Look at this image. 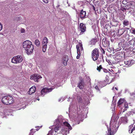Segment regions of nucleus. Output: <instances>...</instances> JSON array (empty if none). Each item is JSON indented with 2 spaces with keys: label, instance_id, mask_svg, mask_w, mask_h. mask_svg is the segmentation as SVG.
<instances>
[{
  "label": "nucleus",
  "instance_id": "c9c22d12",
  "mask_svg": "<svg viewBox=\"0 0 135 135\" xmlns=\"http://www.w3.org/2000/svg\"><path fill=\"white\" fill-rule=\"evenodd\" d=\"M102 69L103 72L105 73H109V71L105 68H103Z\"/></svg>",
  "mask_w": 135,
  "mask_h": 135
},
{
  "label": "nucleus",
  "instance_id": "7ed1b4c3",
  "mask_svg": "<svg viewBox=\"0 0 135 135\" xmlns=\"http://www.w3.org/2000/svg\"><path fill=\"white\" fill-rule=\"evenodd\" d=\"M99 56V51L98 49L95 48L91 52V56L94 61L97 60Z\"/></svg>",
  "mask_w": 135,
  "mask_h": 135
},
{
  "label": "nucleus",
  "instance_id": "6e6d98bb",
  "mask_svg": "<svg viewBox=\"0 0 135 135\" xmlns=\"http://www.w3.org/2000/svg\"><path fill=\"white\" fill-rule=\"evenodd\" d=\"M37 100H39V99H37Z\"/></svg>",
  "mask_w": 135,
  "mask_h": 135
},
{
  "label": "nucleus",
  "instance_id": "20e7f679",
  "mask_svg": "<svg viewBox=\"0 0 135 135\" xmlns=\"http://www.w3.org/2000/svg\"><path fill=\"white\" fill-rule=\"evenodd\" d=\"M23 60V58L21 55H17L14 56L12 60V62L17 64L21 62Z\"/></svg>",
  "mask_w": 135,
  "mask_h": 135
},
{
  "label": "nucleus",
  "instance_id": "a19ab883",
  "mask_svg": "<svg viewBox=\"0 0 135 135\" xmlns=\"http://www.w3.org/2000/svg\"><path fill=\"white\" fill-rule=\"evenodd\" d=\"M132 33L135 35V29L133 28L132 30Z\"/></svg>",
  "mask_w": 135,
  "mask_h": 135
},
{
  "label": "nucleus",
  "instance_id": "5701e85b",
  "mask_svg": "<svg viewBox=\"0 0 135 135\" xmlns=\"http://www.w3.org/2000/svg\"><path fill=\"white\" fill-rule=\"evenodd\" d=\"M123 107L125 108L123 109V112L126 110L128 108V104L126 103H125L124 104Z\"/></svg>",
  "mask_w": 135,
  "mask_h": 135
},
{
  "label": "nucleus",
  "instance_id": "9b49d317",
  "mask_svg": "<svg viewBox=\"0 0 135 135\" xmlns=\"http://www.w3.org/2000/svg\"><path fill=\"white\" fill-rule=\"evenodd\" d=\"M80 81L79 82L78 85V87L81 89H83L84 87L83 80L82 78H80Z\"/></svg>",
  "mask_w": 135,
  "mask_h": 135
},
{
  "label": "nucleus",
  "instance_id": "c85d7f7f",
  "mask_svg": "<svg viewBox=\"0 0 135 135\" xmlns=\"http://www.w3.org/2000/svg\"><path fill=\"white\" fill-rule=\"evenodd\" d=\"M128 5L129 6H134L135 5V2H133V1H132L129 3Z\"/></svg>",
  "mask_w": 135,
  "mask_h": 135
},
{
  "label": "nucleus",
  "instance_id": "4c0bfd02",
  "mask_svg": "<svg viewBox=\"0 0 135 135\" xmlns=\"http://www.w3.org/2000/svg\"><path fill=\"white\" fill-rule=\"evenodd\" d=\"M122 3L123 4H126L127 3V0H123L122 2Z\"/></svg>",
  "mask_w": 135,
  "mask_h": 135
},
{
  "label": "nucleus",
  "instance_id": "f03ea898",
  "mask_svg": "<svg viewBox=\"0 0 135 135\" xmlns=\"http://www.w3.org/2000/svg\"><path fill=\"white\" fill-rule=\"evenodd\" d=\"M2 103L5 105H10L14 102V99L13 97L9 95L3 97L2 99Z\"/></svg>",
  "mask_w": 135,
  "mask_h": 135
},
{
  "label": "nucleus",
  "instance_id": "2eb2a0df",
  "mask_svg": "<svg viewBox=\"0 0 135 135\" xmlns=\"http://www.w3.org/2000/svg\"><path fill=\"white\" fill-rule=\"evenodd\" d=\"M36 90V88L35 86H33L31 88L29 89V91L28 92V94L30 95H31L35 92Z\"/></svg>",
  "mask_w": 135,
  "mask_h": 135
},
{
  "label": "nucleus",
  "instance_id": "37998d69",
  "mask_svg": "<svg viewBox=\"0 0 135 135\" xmlns=\"http://www.w3.org/2000/svg\"><path fill=\"white\" fill-rule=\"evenodd\" d=\"M43 2L46 3H48L49 1L48 0H42Z\"/></svg>",
  "mask_w": 135,
  "mask_h": 135
},
{
  "label": "nucleus",
  "instance_id": "c03bdc74",
  "mask_svg": "<svg viewBox=\"0 0 135 135\" xmlns=\"http://www.w3.org/2000/svg\"><path fill=\"white\" fill-rule=\"evenodd\" d=\"M2 25L0 23V31L2 30Z\"/></svg>",
  "mask_w": 135,
  "mask_h": 135
},
{
  "label": "nucleus",
  "instance_id": "cd10ccee",
  "mask_svg": "<svg viewBox=\"0 0 135 135\" xmlns=\"http://www.w3.org/2000/svg\"><path fill=\"white\" fill-rule=\"evenodd\" d=\"M35 45L37 47L39 46L40 45V42L38 39L36 40L35 41Z\"/></svg>",
  "mask_w": 135,
  "mask_h": 135
},
{
  "label": "nucleus",
  "instance_id": "79ce46f5",
  "mask_svg": "<svg viewBox=\"0 0 135 135\" xmlns=\"http://www.w3.org/2000/svg\"><path fill=\"white\" fill-rule=\"evenodd\" d=\"M95 88L98 90H100L99 89V88H98V85H96L95 86Z\"/></svg>",
  "mask_w": 135,
  "mask_h": 135
},
{
  "label": "nucleus",
  "instance_id": "58836bf2",
  "mask_svg": "<svg viewBox=\"0 0 135 135\" xmlns=\"http://www.w3.org/2000/svg\"><path fill=\"white\" fill-rule=\"evenodd\" d=\"M25 30L23 28H21V32L22 33H25Z\"/></svg>",
  "mask_w": 135,
  "mask_h": 135
},
{
  "label": "nucleus",
  "instance_id": "dca6fc26",
  "mask_svg": "<svg viewBox=\"0 0 135 135\" xmlns=\"http://www.w3.org/2000/svg\"><path fill=\"white\" fill-rule=\"evenodd\" d=\"M108 130V133L107 135H114L115 133V131L113 130V129L108 128V127H107Z\"/></svg>",
  "mask_w": 135,
  "mask_h": 135
},
{
  "label": "nucleus",
  "instance_id": "e433bc0d",
  "mask_svg": "<svg viewBox=\"0 0 135 135\" xmlns=\"http://www.w3.org/2000/svg\"><path fill=\"white\" fill-rule=\"evenodd\" d=\"M97 40L95 39H94L91 40V43L93 44H94L97 42Z\"/></svg>",
  "mask_w": 135,
  "mask_h": 135
},
{
  "label": "nucleus",
  "instance_id": "3c124183",
  "mask_svg": "<svg viewBox=\"0 0 135 135\" xmlns=\"http://www.w3.org/2000/svg\"><path fill=\"white\" fill-rule=\"evenodd\" d=\"M103 60V59H100V62H101V61H102L103 60Z\"/></svg>",
  "mask_w": 135,
  "mask_h": 135
},
{
  "label": "nucleus",
  "instance_id": "de8ad7c7",
  "mask_svg": "<svg viewBox=\"0 0 135 135\" xmlns=\"http://www.w3.org/2000/svg\"><path fill=\"white\" fill-rule=\"evenodd\" d=\"M133 39L134 43V45H135V37Z\"/></svg>",
  "mask_w": 135,
  "mask_h": 135
},
{
  "label": "nucleus",
  "instance_id": "864d4df0",
  "mask_svg": "<svg viewBox=\"0 0 135 135\" xmlns=\"http://www.w3.org/2000/svg\"><path fill=\"white\" fill-rule=\"evenodd\" d=\"M115 88L116 90H117L118 89L116 88Z\"/></svg>",
  "mask_w": 135,
  "mask_h": 135
},
{
  "label": "nucleus",
  "instance_id": "473e14b6",
  "mask_svg": "<svg viewBox=\"0 0 135 135\" xmlns=\"http://www.w3.org/2000/svg\"><path fill=\"white\" fill-rule=\"evenodd\" d=\"M129 44H130L131 45H133V46H134V42L133 39H132L129 41Z\"/></svg>",
  "mask_w": 135,
  "mask_h": 135
},
{
  "label": "nucleus",
  "instance_id": "603ef678",
  "mask_svg": "<svg viewBox=\"0 0 135 135\" xmlns=\"http://www.w3.org/2000/svg\"><path fill=\"white\" fill-rule=\"evenodd\" d=\"M129 113H132V111H129Z\"/></svg>",
  "mask_w": 135,
  "mask_h": 135
},
{
  "label": "nucleus",
  "instance_id": "1a4fd4ad",
  "mask_svg": "<svg viewBox=\"0 0 135 135\" xmlns=\"http://www.w3.org/2000/svg\"><path fill=\"white\" fill-rule=\"evenodd\" d=\"M86 11H84L83 9H81L79 14V17L82 20L87 17V16L86 15Z\"/></svg>",
  "mask_w": 135,
  "mask_h": 135
},
{
  "label": "nucleus",
  "instance_id": "13d9d810",
  "mask_svg": "<svg viewBox=\"0 0 135 135\" xmlns=\"http://www.w3.org/2000/svg\"><path fill=\"white\" fill-rule=\"evenodd\" d=\"M97 64H99V62H97Z\"/></svg>",
  "mask_w": 135,
  "mask_h": 135
},
{
  "label": "nucleus",
  "instance_id": "49530a36",
  "mask_svg": "<svg viewBox=\"0 0 135 135\" xmlns=\"http://www.w3.org/2000/svg\"><path fill=\"white\" fill-rule=\"evenodd\" d=\"M93 9L94 11H95V7L93 6Z\"/></svg>",
  "mask_w": 135,
  "mask_h": 135
},
{
  "label": "nucleus",
  "instance_id": "ea45409f",
  "mask_svg": "<svg viewBox=\"0 0 135 135\" xmlns=\"http://www.w3.org/2000/svg\"><path fill=\"white\" fill-rule=\"evenodd\" d=\"M63 64L65 66H66L67 65V62L65 61H63L62 62Z\"/></svg>",
  "mask_w": 135,
  "mask_h": 135
},
{
  "label": "nucleus",
  "instance_id": "0eeeda50",
  "mask_svg": "<svg viewBox=\"0 0 135 135\" xmlns=\"http://www.w3.org/2000/svg\"><path fill=\"white\" fill-rule=\"evenodd\" d=\"M41 78L42 77L40 75L34 74L31 76L30 79L33 80L35 81L38 82L40 80Z\"/></svg>",
  "mask_w": 135,
  "mask_h": 135
},
{
  "label": "nucleus",
  "instance_id": "f3484780",
  "mask_svg": "<svg viewBox=\"0 0 135 135\" xmlns=\"http://www.w3.org/2000/svg\"><path fill=\"white\" fill-rule=\"evenodd\" d=\"M119 23L118 22L114 20L113 21L110 22V24L112 27H116L118 25Z\"/></svg>",
  "mask_w": 135,
  "mask_h": 135
},
{
  "label": "nucleus",
  "instance_id": "ddd939ff",
  "mask_svg": "<svg viewBox=\"0 0 135 135\" xmlns=\"http://www.w3.org/2000/svg\"><path fill=\"white\" fill-rule=\"evenodd\" d=\"M102 42L103 46L105 47L109 45V42L107 40L106 38H104L102 40Z\"/></svg>",
  "mask_w": 135,
  "mask_h": 135
},
{
  "label": "nucleus",
  "instance_id": "39448f33",
  "mask_svg": "<svg viewBox=\"0 0 135 135\" xmlns=\"http://www.w3.org/2000/svg\"><path fill=\"white\" fill-rule=\"evenodd\" d=\"M76 47L77 49V52L78 54V55L76 56V58L77 59H78L80 57V52L83 50L82 44L81 43L79 42V45H76Z\"/></svg>",
  "mask_w": 135,
  "mask_h": 135
},
{
  "label": "nucleus",
  "instance_id": "4d7b16f0",
  "mask_svg": "<svg viewBox=\"0 0 135 135\" xmlns=\"http://www.w3.org/2000/svg\"><path fill=\"white\" fill-rule=\"evenodd\" d=\"M58 126H60V125L59 124H58Z\"/></svg>",
  "mask_w": 135,
  "mask_h": 135
},
{
  "label": "nucleus",
  "instance_id": "8fccbe9b",
  "mask_svg": "<svg viewBox=\"0 0 135 135\" xmlns=\"http://www.w3.org/2000/svg\"><path fill=\"white\" fill-rule=\"evenodd\" d=\"M34 130V129H31V131L32 132Z\"/></svg>",
  "mask_w": 135,
  "mask_h": 135
},
{
  "label": "nucleus",
  "instance_id": "4468645a",
  "mask_svg": "<svg viewBox=\"0 0 135 135\" xmlns=\"http://www.w3.org/2000/svg\"><path fill=\"white\" fill-rule=\"evenodd\" d=\"M57 122H59L60 123V125H61L63 124L65 126L67 127L69 129H70V130H71L72 128L69 124L68 123V122H63V123H60V121L59 120H57Z\"/></svg>",
  "mask_w": 135,
  "mask_h": 135
},
{
  "label": "nucleus",
  "instance_id": "4be33fe9",
  "mask_svg": "<svg viewBox=\"0 0 135 135\" xmlns=\"http://www.w3.org/2000/svg\"><path fill=\"white\" fill-rule=\"evenodd\" d=\"M133 61V60H132L131 61H125L124 63L127 66H131L132 65V63Z\"/></svg>",
  "mask_w": 135,
  "mask_h": 135
},
{
  "label": "nucleus",
  "instance_id": "f257e3e1",
  "mask_svg": "<svg viewBox=\"0 0 135 135\" xmlns=\"http://www.w3.org/2000/svg\"><path fill=\"white\" fill-rule=\"evenodd\" d=\"M23 47L26 51L27 54H31L34 49L32 42L28 40H26L23 42Z\"/></svg>",
  "mask_w": 135,
  "mask_h": 135
},
{
  "label": "nucleus",
  "instance_id": "bb28decb",
  "mask_svg": "<svg viewBox=\"0 0 135 135\" xmlns=\"http://www.w3.org/2000/svg\"><path fill=\"white\" fill-rule=\"evenodd\" d=\"M47 48V45H42V50L44 52L46 51V49Z\"/></svg>",
  "mask_w": 135,
  "mask_h": 135
},
{
  "label": "nucleus",
  "instance_id": "a211bd4d",
  "mask_svg": "<svg viewBox=\"0 0 135 135\" xmlns=\"http://www.w3.org/2000/svg\"><path fill=\"white\" fill-rule=\"evenodd\" d=\"M121 120L122 123H123L125 124L128 122L127 118L126 117H122Z\"/></svg>",
  "mask_w": 135,
  "mask_h": 135
},
{
  "label": "nucleus",
  "instance_id": "09e8293b",
  "mask_svg": "<svg viewBox=\"0 0 135 135\" xmlns=\"http://www.w3.org/2000/svg\"><path fill=\"white\" fill-rule=\"evenodd\" d=\"M109 71H110L111 72H112L113 71V70L112 69H111L110 70H109Z\"/></svg>",
  "mask_w": 135,
  "mask_h": 135
},
{
  "label": "nucleus",
  "instance_id": "412c9836",
  "mask_svg": "<svg viewBox=\"0 0 135 135\" xmlns=\"http://www.w3.org/2000/svg\"><path fill=\"white\" fill-rule=\"evenodd\" d=\"M48 38L46 37H45L42 41V45H47V42H48Z\"/></svg>",
  "mask_w": 135,
  "mask_h": 135
},
{
  "label": "nucleus",
  "instance_id": "5fc2aeb1",
  "mask_svg": "<svg viewBox=\"0 0 135 135\" xmlns=\"http://www.w3.org/2000/svg\"><path fill=\"white\" fill-rule=\"evenodd\" d=\"M114 0H112V1H113Z\"/></svg>",
  "mask_w": 135,
  "mask_h": 135
},
{
  "label": "nucleus",
  "instance_id": "6e6552de",
  "mask_svg": "<svg viewBox=\"0 0 135 135\" xmlns=\"http://www.w3.org/2000/svg\"><path fill=\"white\" fill-rule=\"evenodd\" d=\"M53 90L52 88H45L42 89L41 91V94L40 95H45L46 93H49L51 91Z\"/></svg>",
  "mask_w": 135,
  "mask_h": 135
},
{
  "label": "nucleus",
  "instance_id": "423d86ee",
  "mask_svg": "<svg viewBox=\"0 0 135 135\" xmlns=\"http://www.w3.org/2000/svg\"><path fill=\"white\" fill-rule=\"evenodd\" d=\"M117 121L115 120L114 121L113 120H111L110 123V128L113 129V130L116 132L118 128V124L117 125V126L116 127V125L117 124Z\"/></svg>",
  "mask_w": 135,
  "mask_h": 135
},
{
  "label": "nucleus",
  "instance_id": "f704fd0d",
  "mask_svg": "<svg viewBox=\"0 0 135 135\" xmlns=\"http://www.w3.org/2000/svg\"><path fill=\"white\" fill-rule=\"evenodd\" d=\"M101 51L102 52V55H103V54H105V51L104 50V49H103L101 47Z\"/></svg>",
  "mask_w": 135,
  "mask_h": 135
},
{
  "label": "nucleus",
  "instance_id": "f8f14e48",
  "mask_svg": "<svg viewBox=\"0 0 135 135\" xmlns=\"http://www.w3.org/2000/svg\"><path fill=\"white\" fill-rule=\"evenodd\" d=\"M79 28L80 30L81 31V32H84L86 31V27L85 24L83 23H80V24Z\"/></svg>",
  "mask_w": 135,
  "mask_h": 135
},
{
  "label": "nucleus",
  "instance_id": "72a5a7b5",
  "mask_svg": "<svg viewBox=\"0 0 135 135\" xmlns=\"http://www.w3.org/2000/svg\"><path fill=\"white\" fill-rule=\"evenodd\" d=\"M59 126H57L55 127L54 129V131L56 132H57L59 130Z\"/></svg>",
  "mask_w": 135,
  "mask_h": 135
},
{
  "label": "nucleus",
  "instance_id": "6ab92c4d",
  "mask_svg": "<svg viewBox=\"0 0 135 135\" xmlns=\"http://www.w3.org/2000/svg\"><path fill=\"white\" fill-rule=\"evenodd\" d=\"M125 102V100L124 98H120L118 102V106L120 107V105L124 103Z\"/></svg>",
  "mask_w": 135,
  "mask_h": 135
},
{
  "label": "nucleus",
  "instance_id": "2f4dec72",
  "mask_svg": "<svg viewBox=\"0 0 135 135\" xmlns=\"http://www.w3.org/2000/svg\"><path fill=\"white\" fill-rule=\"evenodd\" d=\"M68 60V56H65L63 57V61L67 62Z\"/></svg>",
  "mask_w": 135,
  "mask_h": 135
},
{
  "label": "nucleus",
  "instance_id": "393cba45",
  "mask_svg": "<svg viewBox=\"0 0 135 135\" xmlns=\"http://www.w3.org/2000/svg\"><path fill=\"white\" fill-rule=\"evenodd\" d=\"M123 27H124L125 26H127L129 24V22L126 20H124L123 22Z\"/></svg>",
  "mask_w": 135,
  "mask_h": 135
},
{
  "label": "nucleus",
  "instance_id": "b1692460",
  "mask_svg": "<svg viewBox=\"0 0 135 135\" xmlns=\"http://www.w3.org/2000/svg\"><path fill=\"white\" fill-rule=\"evenodd\" d=\"M127 5L123 6L121 8V9L122 11L124 12L127 10L129 9L128 8H127Z\"/></svg>",
  "mask_w": 135,
  "mask_h": 135
},
{
  "label": "nucleus",
  "instance_id": "9d476101",
  "mask_svg": "<svg viewBox=\"0 0 135 135\" xmlns=\"http://www.w3.org/2000/svg\"><path fill=\"white\" fill-rule=\"evenodd\" d=\"M128 132L130 133H135V126H133V125H131L128 127Z\"/></svg>",
  "mask_w": 135,
  "mask_h": 135
},
{
  "label": "nucleus",
  "instance_id": "c756f323",
  "mask_svg": "<svg viewBox=\"0 0 135 135\" xmlns=\"http://www.w3.org/2000/svg\"><path fill=\"white\" fill-rule=\"evenodd\" d=\"M103 68L101 65H100L99 66H98L97 69V70L99 72L100 71L101 69H102Z\"/></svg>",
  "mask_w": 135,
  "mask_h": 135
},
{
  "label": "nucleus",
  "instance_id": "7c9ffc66",
  "mask_svg": "<svg viewBox=\"0 0 135 135\" xmlns=\"http://www.w3.org/2000/svg\"><path fill=\"white\" fill-rule=\"evenodd\" d=\"M77 100L79 103H81L82 102V100L81 97H77Z\"/></svg>",
  "mask_w": 135,
  "mask_h": 135
},
{
  "label": "nucleus",
  "instance_id": "a878e982",
  "mask_svg": "<svg viewBox=\"0 0 135 135\" xmlns=\"http://www.w3.org/2000/svg\"><path fill=\"white\" fill-rule=\"evenodd\" d=\"M124 33L122 29H121L119 30L118 32V35L119 36H120L122 35Z\"/></svg>",
  "mask_w": 135,
  "mask_h": 135
},
{
  "label": "nucleus",
  "instance_id": "a18cd8bd",
  "mask_svg": "<svg viewBox=\"0 0 135 135\" xmlns=\"http://www.w3.org/2000/svg\"><path fill=\"white\" fill-rule=\"evenodd\" d=\"M124 18H125V16L123 15V17H122V18H120V20H123L124 19Z\"/></svg>",
  "mask_w": 135,
  "mask_h": 135
},
{
  "label": "nucleus",
  "instance_id": "aec40b11",
  "mask_svg": "<svg viewBox=\"0 0 135 135\" xmlns=\"http://www.w3.org/2000/svg\"><path fill=\"white\" fill-rule=\"evenodd\" d=\"M105 28L107 30V32H110L111 31V27L109 25V24H106L105 25Z\"/></svg>",
  "mask_w": 135,
  "mask_h": 135
}]
</instances>
